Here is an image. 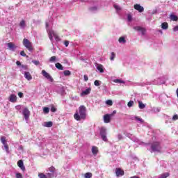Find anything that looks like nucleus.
<instances>
[{
	"label": "nucleus",
	"instance_id": "f257e3e1",
	"mask_svg": "<svg viewBox=\"0 0 178 178\" xmlns=\"http://www.w3.org/2000/svg\"><path fill=\"white\" fill-rule=\"evenodd\" d=\"M75 120L80 121L81 120H85L86 118V107L84 105H81L79 107V112L74 115Z\"/></svg>",
	"mask_w": 178,
	"mask_h": 178
},
{
	"label": "nucleus",
	"instance_id": "f03ea898",
	"mask_svg": "<svg viewBox=\"0 0 178 178\" xmlns=\"http://www.w3.org/2000/svg\"><path fill=\"white\" fill-rule=\"evenodd\" d=\"M48 37H49V40H50L51 42H52L54 40L53 37H54L56 42H58L60 41V38L59 35H58L56 32H54L53 30H50L48 31Z\"/></svg>",
	"mask_w": 178,
	"mask_h": 178
},
{
	"label": "nucleus",
	"instance_id": "7ed1b4c3",
	"mask_svg": "<svg viewBox=\"0 0 178 178\" xmlns=\"http://www.w3.org/2000/svg\"><path fill=\"white\" fill-rule=\"evenodd\" d=\"M151 148L153 152H161V142L155 141L152 143Z\"/></svg>",
	"mask_w": 178,
	"mask_h": 178
},
{
	"label": "nucleus",
	"instance_id": "20e7f679",
	"mask_svg": "<svg viewBox=\"0 0 178 178\" xmlns=\"http://www.w3.org/2000/svg\"><path fill=\"white\" fill-rule=\"evenodd\" d=\"M23 45L24 46L25 48L28 49V51H33V43L31 42L28 39L24 38Z\"/></svg>",
	"mask_w": 178,
	"mask_h": 178
},
{
	"label": "nucleus",
	"instance_id": "39448f33",
	"mask_svg": "<svg viewBox=\"0 0 178 178\" xmlns=\"http://www.w3.org/2000/svg\"><path fill=\"white\" fill-rule=\"evenodd\" d=\"M99 134L101 135L102 139L104 142H107L108 139L106 137V129L104 127H102L101 130L99 131Z\"/></svg>",
	"mask_w": 178,
	"mask_h": 178
},
{
	"label": "nucleus",
	"instance_id": "423d86ee",
	"mask_svg": "<svg viewBox=\"0 0 178 178\" xmlns=\"http://www.w3.org/2000/svg\"><path fill=\"white\" fill-rule=\"evenodd\" d=\"M42 74L43 75L44 77L47 78L48 80H49L51 82L54 81V79L51 75L47 72L44 70H42Z\"/></svg>",
	"mask_w": 178,
	"mask_h": 178
},
{
	"label": "nucleus",
	"instance_id": "0eeeda50",
	"mask_svg": "<svg viewBox=\"0 0 178 178\" xmlns=\"http://www.w3.org/2000/svg\"><path fill=\"white\" fill-rule=\"evenodd\" d=\"M23 115L25 120H28L30 117V111L28 108H24L23 110Z\"/></svg>",
	"mask_w": 178,
	"mask_h": 178
},
{
	"label": "nucleus",
	"instance_id": "6e6552de",
	"mask_svg": "<svg viewBox=\"0 0 178 178\" xmlns=\"http://www.w3.org/2000/svg\"><path fill=\"white\" fill-rule=\"evenodd\" d=\"M115 175L116 177H122L124 175V171L122 170L120 168H115Z\"/></svg>",
	"mask_w": 178,
	"mask_h": 178
},
{
	"label": "nucleus",
	"instance_id": "1a4fd4ad",
	"mask_svg": "<svg viewBox=\"0 0 178 178\" xmlns=\"http://www.w3.org/2000/svg\"><path fill=\"white\" fill-rule=\"evenodd\" d=\"M134 29H135L136 31L140 32L143 35H145L146 32V29L142 26H135L134 27Z\"/></svg>",
	"mask_w": 178,
	"mask_h": 178
},
{
	"label": "nucleus",
	"instance_id": "9d476101",
	"mask_svg": "<svg viewBox=\"0 0 178 178\" xmlns=\"http://www.w3.org/2000/svg\"><path fill=\"white\" fill-rule=\"evenodd\" d=\"M113 115V114H106L103 117V120H104L105 123H110L111 122V118Z\"/></svg>",
	"mask_w": 178,
	"mask_h": 178
},
{
	"label": "nucleus",
	"instance_id": "9b49d317",
	"mask_svg": "<svg viewBox=\"0 0 178 178\" xmlns=\"http://www.w3.org/2000/svg\"><path fill=\"white\" fill-rule=\"evenodd\" d=\"M134 9L138 10L139 13L144 12V8L139 4L134 5Z\"/></svg>",
	"mask_w": 178,
	"mask_h": 178
},
{
	"label": "nucleus",
	"instance_id": "f8f14e48",
	"mask_svg": "<svg viewBox=\"0 0 178 178\" xmlns=\"http://www.w3.org/2000/svg\"><path fill=\"white\" fill-rule=\"evenodd\" d=\"M17 166L22 170V171H25L26 170V168L24 165V163L22 160H19L17 161Z\"/></svg>",
	"mask_w": 178,
	"mask_h": 178
},
{
	"label": "nucleus",
	"instance_id": "ddd939ff",
	"mask_svg": "<svg viewBox=\"0 0 178 178\" xmlns=\"http://www.w3.org/2000/svg\"><path fill=\"white\" fill-rule=\"evenodd\" d=\"M9 102L15 103L17 102V96L15 95H10L9 97Z\"/></svg>",
	"mask_w": 178,
	"mask_h": 178
},
{
	"label": "nucleus",
	"instance_id": "4468645a",
	"mask_svg": "<svg viewBox=\"0 0 178 178\" xmlns=\"http://www.w3.org/2000/svg\"><path fill=\"white\" fill-rule=\"evenodd\" d=\"M24 77L28 81L32 80L33 77L32 75H31L29 72H24Z\"/></svg>",
	"mask_w": 178,
	"mask_h": 178
},
{
	"label": "nucleus",
	"instance_id": "2eb2a0df",
	"mask_svg": "<svg viewBox=\"0 0 178 178\" xmlns=\"http://www.w3.org/2000/svg\"><path fill=\"white\" fill-rule=\"evenodd\" d=\"M92 154L96 156L98 153V147L96 146H92Z\"/></svg>",
	"mask_w": 178,
	"mask_h": 178
},
{
	"label": "nucleus",
	"instance_id": "dca6fc26",
	"mask_svg": "<svg viewBox=\"0 0 178 178\" xmlns=\"http://www.w3.org/2000/svg\"><path fill=\"white\" fill-rule=\"evenodd\" d=\"M90 91H91L90 88L86 89V90L82 92L81 95V96L88 95V94L90 93Z\"/></svg>",
	"mask_w": 178,
	"mask_h": 178
},
{
	"label": "nucleus",
	"instance_id": "f3484780",
	"mask_svg": "<svg viewBox=\"0 0 178 178\" xmlns=\"http://www.w3.org/2000/svg\"><path fill=\"white\" fill-rule=\"evenodd\" d=\"M161 26L163 30H166L168 29V22H163L161 24Z\"/></svg>",
	"mask_w": 178,
	"mask_h": 178
},
{
	"label": "nucleus",
	"instance_id": "a211bd4d",
	"mask_svg": "<svg viewBox=\"0 0 178 178\" xmlns=\"http://www.w3.org/2000/svg\"><path fill=\"white\" fill-rule=\"evenodd\" d=\"M55 67L56 68L60 70H63V65H60V63H57L55 64Z\"/></svg>",
	"mask_w": 178,
	"mask_h": 178
},
{
	"label": "nucleus",
	"instance_id": "6ab92c4d",
	"mask_svg": "<svg viewBox=\"0 0 178 178\" xmlns=\"http://www.w3.org/2000/svg\"><path fill=\"white\" fill-rule=\"evenodd\" d=\"M170 176L169 172H163L160 175L159 178H168Z\"/></svg>",
	"mask_w": 178,
	"mask_h": 178
},
{
	"label": "nucleus",
	"instance_id": "aec40b11",
	"mask_svg": "<svg viewBox=\"0 0 178 178\" xmlns=\"http://www.w3.org/2000/svg\"><path fill=\"white\" fill-rule=\"evenodd\" d=\"M145 104H143L142 102L138 101V107L140 109H144L145 108Z\"/></svg>",
	"mask_w": 178,
	"mask_h": 178
},
{
	"label": "nucleus",
	"instance_id": "412c9836",
	"mask_svg": "<svg viewBox=\"0 0 178 178\" xmlns=\"http://www.w3.org/2000/svg\"><path fill=\"white\" fill-rule=\"evenodd\" d=\"M7 45H8V47H9L10 49H13L16 48L15 44L13 42L8 43Z\"/></svg>",
	"mask_w": 178,
	"mask_h": 178
},
{
	"label": "nucleus",
	"instance_id": "4be33fe9",
	"mask_svg": "<svg viewBox=\"0 0 178 178\" xmlns=\"http://www.w3.org/2000/svg\"><path fill=\"white\" fill-rule=\"evenodd\" d=\"M52 126H53L52 121H49L45 122V127L50 128V127H52Z\"/></svg>",
	"mask_w": 178,
	"mask_h": 178
},
{
	"label": "nucleus",
	"instance_id": "5701e85b",
	"mask_svg": "<svg viewBox=\"0 0 178 178\" xmlns=\"http://www.w3.org/2000/svg\"><path fill=\"white\" fill-rule=\"evenodd\" d=\"M170 19L172 21H178V17L174 15H170Z\"/></svg>",
	"mask_w": 178,
	"mask_h": 178
},
{
	"label": "nucleus",
	"instance_id": "b1692460",
	"mask_svg": "<svg viewBox=\"0 0 178 178\" xmlns=\"http://www.w3.org/2000/svg\"><path fill=\"white\" fill-rule=\"evenodd\" d=\"M85 178H91L92 177V173L91 172H86L84 175Z\"/></svg>",
	"mask_w": 178,
	"mask_h": 178
},
{
	"label": "nucleus",
	"instance_id": "393cba45",
	"mask_svg": "<svg viewBox=\"0 0 178 178\" xmlns=\"http://www.w3.org/2000/svg\"><path fill=\"white\" fill-rule=\"evenodd\" d=\"M115 58V52H111V56H110V60L113 61Z\"/></svg>",
	"mask_w": 178,
	"mask_h": 178
},
{
	"label": "nucleus",
	"instance_id": "a878e982",
	"mask_svg": "<svg viewBox=\"0 0 178 178\" xmlns=\"http://www.w3.org/2000/svg\"><path fill=\"white\" fill-rule=\"evenodd\" d=\"M1 143H2L3 145H8V143H6V138L3 136L1 137Z\"/></svg>",
	"mask_w": 178,
	"mask_h": 178
},
{
	"label": "nucleus",
	"instance_id": "bb28decb",
	"mask_svg": "<svg viewBox=\"0 0 178 178\" xmlns=\"http://www.w3.org/2000/svg\"><path fill=\"white\" fill-rule=\"evenodd\" d=\"M48 170L49 172H51V173H54V172H56V168H54V166H51L48 168Z\"/></svg>",
	"mask_w": 178,
	"mask_h": 178
},
{
	"label": "nucleus",
	"instance_id": "cd10ccee",
	"mask_svg": "<svg viewBox=\"0 0 178 178\" xmlns=\"http://www.w3.org/2000/svg\"><path fill=\"white\" fill-rule=\"evenodd\" d=\"M38 176L40 178H47V175H45V174H44L43 172L38 173Z\"/></svg>",
	"mask_w": 178,
	"mask_h": 178
},
{
	"label": "nucleus",
	"instance_id": "c85d7f7f",
	"mask_svg": "<svg viewBox=\"0 0 178 178\" xmlns=\"http://www.w3.org/2000/svg\"><path fill=\"white\" fill-rule=\"evenodd\" d=\"M118 42L120 43H123L124 44L126 42L125 38L123 37L119 38Z\"/></svg>",
	"mask_w": 178,
	"mask_h": 178
},
{
	"label": "nucleus",
	"instance_id": "c756f323",
	"mask_svg": "<svg viewBox=\"0 0 178 178\" xmlns=\"http://www.w3.org/2000/svg\"><path fill=\"white\" fill-rule=\"evenodd\" d=\"M97 70L99 71V72L102 73L104 72V69L102 65H99L97 66Z\"/></svg>",
	"mask_w": 178,
	"mask_h": 178
},
{
	"label": "nucleus",
	"instance_id": "7c9ffc66",
	"mask_svg": "<svg viewBox=\"0 0 178 178\" xmlns=\"http://www.w3.org/2000/svg\"><path fill=\"white\" fill-rule=\"evenodd\" d=\"M47 178H54V172H48L47 174Z\"/></svg>",
	"mask_w": 178,
	"mask_h": 178
},
{
	"label": "nucleus",
	"instance_id": "2f4dec72",
	"mask_svg": "<svg viewBox=\"0 0 178 178\" xmlns=\"http://www.w3.org/2000/svg\"><path fill=\"white\" fill-rule=\"evenodd\" d=\"M19 26L21 28H25L26 26V22L24 20H22L20 22Z\"/></svg>",
	"mask_w": 178,
	"mask_h": 178
},
{
	"label": "nucleus",
	"instance_id": "473e14b6",
	"mask_svg": "<svg viewBox=\"0 0 178 178\" xmlns=\"http://www.w3.org/2000/svg\"><path fill=\"white\" fill-rule=\"evenodd\" d=\"M63 74L65 76H68L71 75V72L70 70H65Z\"/></svg>",
	"mask_w": 178,
	"mask_h": 178
},
{
	"label": "nucleus",
	"instance_id": "72a5a7b5",
	"mask_svg": "<svg viewBox=\"0 0 178 178\" xmlns=\"http://www.w3.org/2000/svg\"><path fill=\"white\" fill-rule=\"evenodd\" d=\"M43 112L44 114H48L49 113V108H47V107L43 108Z\"/></svg>",
	"mask_w": 178,
	"mask_h": 178
},
{
	"label": "nucleus",
	"instance_id": "f704fd0d",
	"mask_svg": "<svg viewBox=\"0 0 178 178\" xmlns=\"http://www.w3.org/2000/svg\"><path fill=\"white\" fill-rule=\"evenodd\" d=\"M56 60V56H51L50 59H49V61H50V63H54Z\"/></svg>",
	"mask_w": 178,
	"mask_h": 178
},
{
	"label": "nucleus",
	"instance_id": "c9c22d12",
	"mask_svg": "<svg viewBox=\"0 0 178 178\" xmlns=\"http://www.w3.org/2000/svg\"><path fill=\"white\" fill-rule=\"evenodd\" d=\"M106 104L111 106L113 104V102L111 100H107L106 101Z\"/></svg>",
	"mask_w": 178,
	"mask_h": 178
},
{
	"label": "nucleus",
	"instance_id": "e433bc0d",
	"mask_svg": "<svg viewBox=\"0 0 178 178\" xmlns=\"http://www.w3.org/2000/svg\"><path fill=\"white\" fill-rule=\"evenodd\" d=\"M3 146H4V149L6 151V153H9V146H8V145L6 144V145H3Z\"/></svg>",
	"mask_w": 178,
	"mask_h": 178
},
{
	"label": "nucleus",
	"instance_id": "4c0bfd02",
	"mask_svg": "<svg viewBox=\"0 0 178 178\" xmlns=\"http://www.w3.org/2000/svg\"><path fill=\"white\" fill-rule=\"evenodd\" d=\"M135 119H136V120H138V121L140 122L141 123H144V120L142 118H138V116H136Z\"/></svg>",
	"mask_w": 178,
	"mask_h": 178
},
{
	"label": "nucleus",
	"instance_id": "58836bf2",
	"mask_svg": "<svg viewBox=\"0 0 178 178\" xmlns=\"http://www.w3.org/2000/svg\"><path fill=\"white\" fill-rule=\"evenodd\" d=\"M20 55L22 56L23 57L29 58V56L25 54V51H20Z\"/></svg>",
	"mask_w": 178,
	"mask_h": 178
},
{
	"label": "nucleus",
	"instance_id": "ea45409f",
	"mask_svg": "<svg viewBox=\"0 0 178 178\" xmlns=\"http://www.w3.org/2000/svg\"><path fill=\"white\" fill-rule=\"evenodd\" d=\"M134 101H129V102H128V106H129V107H132V106H134Z\"/></svg>",
	"mask_w": 178,
	"mask_h": 178
},
{
	"label": "nucleus",
	"instance_id": "a19ab883",
	"mask_svg": "<svg viewBox=\"0 0 178 178\" xmlns=\"http://www.w3.org/2000/svg\"><path fill=\"white\" fill-rule=\"evenodd\" d=\"M69 44H70V41L69 40H65L64 42V45L65 46V47H69Z\"/></svg>",
	"mask_w": 178,
	"mask_h": 178
},
{
	"label": "nucleus",
	"instance_id": "79ce46f5",
	"mask_svg": "<svg viewBox=\"0 0 178 178\" xmlns=\"http://www.w3.org/2000/svg\"><path fill=\"white\" fill-rule=\"evenodd\" d=\"M177 120H178V115H177V114L174 115L172 117V120L176 121Z\"/></svg>",
	"mask_w": 178,
	"mask_h": 178
},
{
	"label": "nucleus",
	"instance_id": "37998d69",
	"mask_svg": "<svg viewBox=\"0 0 178 178\" xmlns=\"http://www.w3.org/2000/svg\"><path fill=\"white\" fill-rule=\"evenodd\" d=\"M94 84L97 87L99 86H100L99 81H97V80L95 81Z\"/></svg>",
	"mask_w": 178,
	"mask_h": 178
},
{
	"label": "nucleus",
	"instance_id": "c03bdc74",
	"mask_svg": "<svg viewBox=\"0 0 178 178\" xmlns=\"http://www.w3.org/2000/svg\"><path fill=\"white\" fill-rule=\"evenodd\" d=\"M16 178H23L22 175L19 172L16 174Z\"/></svg>",
	"mask_w": 178,
	"mask_h": 178
},
{
	"label": "nucleus",
	"instance_id": "a18cd8bd",
	"mask_svg": "<svg viewBox=\"0 0 178 178\" xmlns=\"http://www.w3.org/2000/svg\"><path fill=\"white\" fill-rule=\"evenodd\" d=\"M32 63L35 65H40V62L38 60H33Z\"/></svg>",
	"mask_w": 178,
	"mask_h": 178
},
{
	"label": "nucleus",
	"instance_id": "49530a36",
	"mask_svg": "<svg viewBox=\"0 0 178 178\" xmlns=\"http://www.w3.org/2000/svg\"><path fill=\"white\" fill-rule=\"evenodd\" d=\"M17 95H18V97H19V98H23V97H24V95L22 92H18Z\"/></svg>",
	"mask_w": 178,
	"mask_h": 178
},
{
	"label": "nucleus",
	"instance_id": "de8ad7c7",
	"mask_svg": "<svg viewBox=\"0 0 178 178\" xmlns=\"http://www.w3.org/2000/svg\"><path fill=\"white\" fill-rule=\"evenodd\" d=\"M115 83H124V81H121L120 79H116L115 81Z\"/></svg>",
	"mask_w": 178,
	"mask_h": 178
},
{
	"label": "nucleus",
	"instance_id": "09e8293b",
	"mask_svg": "<svg viewBox=\"0 0 178 178\" xmlns=\"http://www.w3.org/2000/svg\"><path fill=\"white\" fill-rule=\"evenodd\" d=\"M51 111L52 113H56V108H54V107H51Z\"/></svg>",
	"mask_w": 178,
	"mask_h": 178
},
{
	"label": "nucleus",
	"instance_id": "8fccbe9b",
	"mask_svg": "<svg viewBox=\"0 0 178 178\" xmlns=\"http://www.w3.org/2000/svg\"><path fill=\"white\" fill-rule=\"evenodd\" d=\"M128 20L129 22L132 20V16L130 14L128 15Z\"/></svg>",
	"mask_w": 178,
	"mask_h": 178
},
{
	"label": "nucleus",
	"instance_id": "3c124183",
	"mask_svg": "<svg viewBox=\"0 0 178 178\" xmlns=\"http://www.w3.org/2000/svg\"><path fill=\"white\" fill-rule=\"evenodd\" d=\"M118 140H120L123 138V136L121 134L118 135Z\"/></svg>",
	"mask_w": 178,
	"mask_h": 178
},
{
	"label": "nucleus",
	"instance_id": "603ef678",
	"mask_svg": "<svg viewBox=\"0 0 178 178\" xmlns=\"http://www.w3.org/2000/svg\"><path fill=\"white\" fill-rule=\"evenodd\" d=\"M114 8H115V10H121V8L119 7L118 6H114Z\"/></svg>",
	"mask_w": 178,
	"mask_h": 178
},
{
	"label": "nucleus",
	"instance_id": "864d4df0",
	"mask_svg": "<svg viewBox=\"0 0 178 178\" xmlns=\"http://www.w3.org/2000/svg\"><path fill=\"white\" fill-rule=\"evenodd\" d=\"M173 31H178V26L173 28Z\"/></svg>",
	"mask_w": 178,
	"mask_h": 178
},
{
	"label": "nucleus",
	"instance_id": "5fc2aeb1",
	"mask_svg": "<svg viewBox=\"0 0 178 178\" xmlns=\"http://www.w3.org/2000/svg\"><path fill=\"white\" fill-rule=\"evenodd\" d=\"M88 76L87 75H84V81H88Z\"/></svg>",
	"mask_w": 178,
	"mask_h": 178
},
{
	"label": "nucleus",
	"instance_id": "6e6d98bb",
	"mask_svg": "<svg viewBox=\"0 0 178 178\" xmlns=\"http://www.w3.org/2000/svg\"><path fill=\"white\" fill-rule=\"evenodd\" d=\"M16 64H17V66L22 65V63H21L19 60H17V61L16 62Z\"/></svg>",
	"mask_w": 178,
	"mask_h": 178
},
{
	"label": "nucleus",
	"instance_id": "4d7b16f0",
	"mask_svg": "<svg viewBox=\"0 0 178 178\" xmlns=\"http://www.w3.org/2000/svg\"><path fill=\"white\" fill-rule=\"evenodd\" d=\"M130 178H139L138 176L135 175V176H133V177H130Z\"/></svg>",
	"mask_w": 178,
	"mask_h": 178
},
{
	"label": "nucleus",
	"instance_id": "13d9d810",
	"mask_svg": "<svg viewBox=\"0 0 178 178\" xmlns=\"http://www.w3.org/2000/svg\"><path fill=\"white\" fill-rule=\"evenodd\" d=\"M117 113V111H113V113L111 114V115H114V114H115Z\"/></svg>",
	"mask_w": 178,
	"mask_h": 178
},
{
	"label": "nucleus",
	"instance_id": "bf43d9fd",
	"mask_svg": "<svg viewBox=\"0 0 178 178\" xmlns=\"http://www.w3.org/2000/svg\"><path fill=\"white\" fill-rule=\"evenodd\" d=\"M176 93H177V98H178V88L176 90Z\"/></svg>",
	"mask_w": 178,
	"mask_h": 178
},
{
	"label": "nucleus",
	"instance_id": "052dcab7",
	"mask_svg": "<svg viewBox=\"0 0 178 178\" xmlns=\"http://www.w3.org/2000/svg\"><path fill=\"white\" fill-rule=\"evenodd\" d=\"M81 2H86L87 0H80Z\"/></svg>",
	"mask_w": 178,
	"mask_h": 178
},
{
	"label": "nucleus",
	"instance_id": "680f3d73",
	"mask_svg": "<svg viewBox=\"0 0 178 178\" xmlns=\"http://www.w3.org/2000/svg\"><path fill=\"white\" fill-rule=\"evenodd\" d=\"M49 25L47 24V26H48Z\"/></svg>",
	"mask_w": 178,
	"mask_h": 178
}]
</instances>
